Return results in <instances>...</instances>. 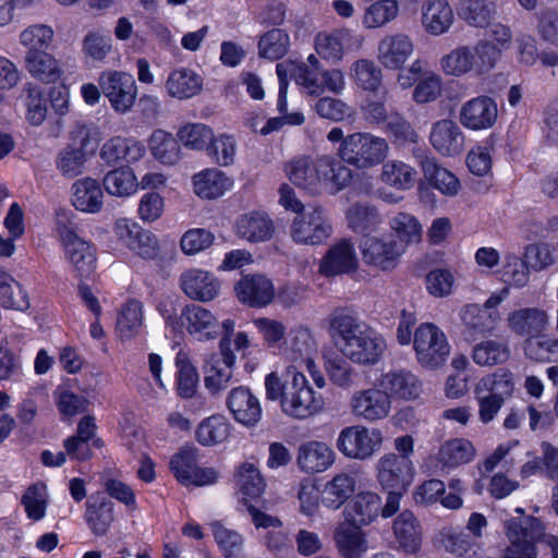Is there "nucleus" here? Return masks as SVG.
I'll use <instances>...</instances> for the list:
<instances>
[{
  "label": "nucleus",
  "mask_w": 558,
  "mask_h": 558,
  "mask_svg": "<svg viewBox=\"0 0 558 558\" xmlns=\"http://www.w3.org/2000/svg\"><path fill=\"white\" fill-rule=\"evenodd\" d=\"M363 260L383 270L396 267L399 257L404 252V244L397 240L365 239L361 244Z\"/></svg>",
  "instance_id": "15"
},
{
  "label": "nucleus",
  "mask_w": 558,
  "mask_h": 558,
  "mask_svg": "<svg viewBox=\"0 0 558 558\" xmlns=\"http://www.w3.org/2000/svg\"><path fill=\"white\" fill-rule=\"evenodd\" d=\"M219 349L220 356L218 354H210L205 359V386L213 393L228 388L232 384L233 378L231 368L234 365L235 355L230 348V341L227 338H222L219 342Z\"/></svg>",
  "instance_id": "12"
},
{
  "label": "nucleus",
  "mask_w": 558,
  "mask_h": 558,
  "mask_svg": "<svg viewBox=\"0 0 558 558\" xmlns=\"http://www.w3.org/2000/svg\"><path fill=\"white\" fill-rule=\"evenodd\" d=\"M114 232L119 240L138 256L153 259L158 254V243L155 235L126 219L116 222Z\"/></svg>",
  "instance_id": "14"
},
{
  "label": "nucleus",
  "mask_w": 558,
  "mask_h": 558,
  "mask_svg": "<svg viewBox=\"0 0 558 558\" xmlns=\"http://www.w3.org/2000/svg\"><path fill=\"white\" fill-rule=\"evenodd\" d=\"M98 84L116 112L124 114L131 111L137 97L133 75L122 71H106L100 74Z\"/></svg>",
  "instance_id": "8"
},
{
  "label": "nucleus",
  "mask_w": 558,
  "mask_h": 558,
  "mask_svg": "<svg viewBox=\"0 0 558 558\" xmlns=\"http://www.w3.org/2000/svg\"><path fill=\"white\" fill-rule=\"evenodd\" d=\"M210 526L226 558H244V541L240 533L227 529L220 522H214Z\"/></svg>",
  "instance_id": "56"
},
{
  "label": "nucleus",
  "mask_w": 558,
  "mask_h": 558,
  "mask_svg": "<svg viewBox=\"0 0 558 558\" xmlns=\"http://www.w3.org/2000/svg\"><path fill=\"white\" fill-rule=\"evenodd\" d=\"M461 319L465 327V336L469 340H475L478 336L492 332L499 319L497 311H487L477 304H468L461 313Z\"/></svg>",
  "instance_id": "33"
},
{
  "label": "nucleus",
  "mask_w": 558,
  "mask_h": 558,
  "mask_svg": "<svg viewBox=\"0 0 558 558\" xmlns=\"http://www.w3.org/2000/svg\"><path fill=\"white\" fill-rule=\"evenodd\" d=\"M357 268V257L353 244L341 240L331 246L319 264V272L326 277L349 274Z\"/></svg>",
  "instance_id": "20"
},
{
  "label": "nucleus",
  "mask_w": 558,
  "mask_h": 558,
  "mask_svg": "<svg viewBox=\"0 0 558 558\" xmlns=\"http://www.w3.org/2000/svg\"><path fill=\"white\" fill-rule=\"evenodd\" d=\"M54 32L47 24H33L24 28L19 35V43L25 49L24 57L39 51H48L52 45Z\"/></svg>",
  "instance_id": "42"
},
{
  "label": "nucleus",
  "mask_w": 558,
  "mask_h": 558,
  "mask_svg": "<svg viewBox=\"0 0 558 558\" xmlns=\"http://www.w3.org/2000/svg\"><path fill=\"white\" fill-rule=\"evenodd\" d=\"M149 147L156 159L166 165H174L179 160L180 146L178 141L163 130H156L149 138Z\"/></svg>",
  "instance_id": "51"
},
{
  "label": "nucleus",
  "mask_w": 558,
  "mask_h": 558,
  "mask_svg": "<svg viewBox=\"0 0 558 558\" xmlns=\"http://www.w3.org/2000/svg\"><path fill=\"white\" fill-rule=\"evenodd\" d=\"M145 154V147L133 138L116 136L107 141L100 150V158L109 166L135 162Z\"/></svg>",
  "instance_id": "29"
},
{
  "label": "nucleus",
  "mask_w": 558,
  "mask_h": 558,
  "mask_svg": "<svg viewBox=\"0 0 558 558\" xmlns=\"http://www.w3.org/2000/svg\"><path fill=\"white\" fill-rule=\"evenodd\" d=\"M508 327L515 335L526 339L536 338L548 327V316L544 310L524 307L509 313Z\"/></svg>",
  "instance_id": "24"
},
{
  "label": "nucleus",
  "mask_w": 558,
  "mask_h": 558,
  "mask_svg": "<svg viewBox=\"0 0 558 558\" xmlns=\"http://www.w3.org/2000/svg\"><path fill=\"white\" fill-rule=\"evenodd\" d=\"M413 347L417 362L429 369L442 366L450 354V344L445 332L432 323L421 324L416 328Z\"/></svg>",
  "instance_id": "5"
},
{
  "label": "nucleus",
  "mask_w": 558,
  "mask_h": 558,
  "mask_svg": "<svg viewBox=\"0 0 558 558\" xmlns=\"http://www.w3.org/2000/svg\"><path fill=\"white\" fill-rule=\"evenodd\" d=\"M506 535L510 542L505 549L506 558H537L536 539L527 530V517L522 521L511 519L506 521Z\"/></svg>",
  "instance_id": "27"
},
{
  "label": "nucleus",
  "mask_w": 558,
  "mask_h": 558,
  "mask_svg": "<svg viewBox=\"0 0 558 558\" xmlns=\"http://www.w3.org/2000/svg\"><path fill=\"white\" fill-rule=\"evenodd\" d=\"M388 143L385 138L367 132H356L345 136L338 149L340 161L357 169H368L379 165L387 157Z\"/></svg>",
  "instance_id": "4"
},
{
  "label": "nucleus",
  "mask_w": 558,
  "mask_h": 558,
  "mask_svg": "<svg viewBox=\"0 0 558 558\" xmlns=\"http://www.w3.org/2000/svg\"><path fill=\"white\" fill-rule=\"evenodd\" d=\"M86 156V153L76 149L74 145H66L57 155V169L66 178H75L83 173Z\"/></svg>",
  "instance_id": "61"
},
{
  "label": "nucleus",
  "mask_w": 558,
  "mask_h": 558,
  "mask_svg": "<svg viewBox=\"0 0 558 558\" xmlns=\"http://www.w3.org/2000/svg\"><path fill=\"white\" fill-rule=\"evenodd\" d=\"M143 303L129 300L121 308L117 319V331L121 339H131L138 335L143 326Z\"/></svg>",
  "instance_id": "46"
},
{
  "label": "nucleus",
  "mask_w": 558,
  "mask_h": 558,
  "mask_svg": "<svg viewBox=\"0 0 558 558\" xmlns=\"http://www.w3.org/2000/svg\"><path fill=\"white\" fill-rule=\"evenodd\" d=\"M275 232V226L269 216L262 211H251L241 215L235 222V233L248 242H264Z\"/></svg>",
  "instance_id": "30"
},
{
  "label": "nucleus",
  "mask_w": 558,
  "mask_h": 558,
  "mask_svg": "<svg viewBox=\"0 0 558 558\" xmlns=\"http://www.w3.org/2000/svg\"><path fill=\"white\" fill-rule=\"evenodd\" d=\"M102 184L107 193L119 197L130 196L138 186L133 171L125 167L109 171L104 177Z\"/></svg>",
  "instance_id": "49"
},
{
  "label": "nucleus",
  "mask_w": 558,
  "mask_h": 558,
  "mask_svg": "<svg viewBox=\"0 0 558 558\" xmlns=\"http://www.w3.org/2000/svg\"><path fill=\"white\" fill-rule=\"evenodd\" d=\"M335 461V452L323 441H307L299 447L296 462L305 473L326 471Z\"/></svg>",
  "instance_id": "28"
},
{
  "label": "nucleus",
  "mask_w": 558,
  "mask_h": 558,
  "mask_svg": "<svg viewBox=\"0 0 558 558\" xmlns=\"http://www.w3.org/2000/svg\"><path fill=\"white\" fill-rule=\"evenodd\" d=\"M413 156L421 165L425 179L435 189L445 195L453 196L459 191V180L447 169L440 167L434 157L426 155V150L416 147L413 149Z\"/></svg>",
  "instance_id": "22"
},
{
  "label": "nucleus",
  "mask_w": 558,
  "mask_h": 558,
  "mask_svg": "<svg viewBox=\"0 0 558 558\" xmlns=\"http://www.w3.org/2000/svg\"><path fill=\"white\" fill-rule=\"evenodd\" d=\"M289 180L296 186L315 191L320 181H329L340 191L353 178L352 170L332 156L324 155L316 159L298 156L286 163Z\"/></svg>",
  "instance_id": "3"
},
{
  "label": "nucleus",
  "mask_w": 558,
  "mask_h": 558,
  "mask_svg": "<svg viewBox=\"0 0 558 558\" xmlns=\"http://www.w3.org/2000/svg\"><path fill=\"white\" fill-rule=\"evenodd\" d=\"M23 90L26 93V119L32 125L39 126L47 117V99L45 93L34 83H26Z\"/></svg>",
  "instance_id": "59"
},
{
  "label": "nucleus",
  "mask_w": 558,
  "mask_h": 558,
  "mask_svg": "<svg viewBox=\"0 0 558 558\" xmlns=\"http://www.w3.org/2000/svg\"><path fill=\"white\" fill-rule=\"evenodd\" d=\"M352 76L359 87L377 93L381 86V69L368 59H360L352 64Z\"/></svg>",
  "instance_id": "54"
},
{
  "label": "nucleus",
  "mask_w": 558,
  "mask_h": 558,
  "mask_svg": "<svg viewBox=\"0 0 558 558\" xmlns=\"http://www.w3.org/2000/svg\"><path fill=\"white\" fill-rule=\"evenodd\" d=\"M416 170L399 160H389L381 168L380 179L398 190L410 189L416 179Z\"/></svg>",
  "instance_id": "48"
},
{
  "label": "nucleus",
  "mask_w": 558,
  "mask_h": 558,
  "mask_svg": "<svg viewBox=\"0 0 558 558\" xmlns=\"http://www.w3.org/2000/svg\"><path fill=\"white\" fill-rule=\"evenodd\" d=\"M183 292L192 300L209 302L220 291V281L210 272L201 269H189L180 277Z\"/></svg>",
  "instance_id": "19"
},
{
  "label": "nucleus",
  "mask_w": 558,
  "mask_h": 558,
  "mask_svg": "<svg viewBox=\"0 0 558 558\" xmlns=\"http://www.w3.org/2000/svg\"><path fill=\"white\" fill-rule=\"evenodd\" d=\"M379 385L387 396L415 399L422 390L420 380L411 372L392 371L381 375Z\"/></svg>",
  "instance_id": "35"
},
{
  "label": "nucleus",
  "mask_w": 558,
  "mask_h": 558,
  "mask_svg": "<svg viewBox=\"0 0 558 558\" xmlns=\"http://www.w3.org/2000/svg\"><path fill=\"white\" fill-rule=\"evenodd\" d=\"M0 305L21 312L29 307L28 296L22 286L2 269H0Z\"/></svg>",
  "instance_id": "47"
},
{
  "label": "nucleus",
  "mask_w": 558,
  "mask_h": 558,
  "mask_svg": "<svg viewBox=\"0 0 558 558\" xmlns=\"http://www.w3.org/2000/svg\"><path fill=\"white\" fill-rule=\"evenodd\" d=\"M227 407L235 421L245 425L254 426L262 417V407L247 387H235L230 390L227 397Z\"/></svg>",
  "instance_id": "18"
},
{
  "label": "nucleus",
  "mask_w": 558,
  "mask_h": 558,
  "mask_svg": "<svg viewBox=\"0 0 558 558\" xmlns=\"http://www.w3.org/2000/svg\"><path fill=\"white\" fill-rule=\"evenodd\" d=\"M381 508L380 497L371 492L357 494L344 508V520L360 526L368 525L379 514Z\"/></svg>",
  "instance_id": "32"
},
{
  "label": "nucleus",
  "mask_w": 558,
  "mask_h": 558,
  "mask_svg": "<svg viewBox=\"0 0 558 558\" xmlns=\"http://www.w3.org/2000/svg\"><path fill=\"white\" fill-rule=\"evenodd\" d=\"M238 486L243 498L252 502H260V496L265 489V482L258 469L251 463L241 466L238 474Z\"/></svg>",
  "instance_id": "57"
},
{
  "label": "nucleus",
  "mask_w": 558,
  "mask_h": 558,
  "mask_svg": "<svg viewBox=\"0 0 558 558\" xmlns=\"http://www.w3.org/2000/svg\"><path fill=\"white\" fill-rule=\"evenodd\" d=\"M476 450L473 444L464 438H454L445 441L437 453V460L445 466L456 468L471 462Z\"/></svg>",
  "instance_id": "41"
},
{
  "label": "nucleus",
  "mask_w": 558,
  "mask_h": 558,
  "mask_svg": "<svg viewBox=\"0 0 558 558\" xmlns=\"http://www.w3.org/2000/svg\"><path fill=\"white\" fill-rule=\"evenodd\" d=\"M495 13V3L483 0H460L458 14L469 25L486 27Z\"/></svg>",
  "instance_id": "50"
},
{
  "label": "nucleus",
  "mask_w": 558,
  "mask_h": 558,
  "mask_svg": "<svg viewBox=\"0 0 558 558\" xmlns=\"http://www.w3.org/2000/svg\"><path fill=\"white\" fill-rule=\"evenodd\" d=\"M203 78L193 70L181 68L170 72L166 88L169 96L178 99H189L199 94Z\"/></svg>",
  "instance_id": "39"
},
{
  "label": "nucleus",
  "mask_w": 558,
  "mask_h": 558,
  "mask_svg": "<svg viewBox=\"0 0 558 558\" xmlns=\"http://www.w3.org/2000/svg\"><path fill=\"white\" fill-rule=\"evenodd\" d=\"M58 233L64 246L65 256L77 277L81 279L89 278L96 269L95 247L65 225L58 226Z\"/></svg>",
  "instance_id": "9"
},
{
  "label": "nucleus",
  "mask_w": 558,
  "mask_h": 558,
  "mask_svg": "<svg viewBox=\"0 0 558 558\" xmlns=\"http://www.w3.org/2000/svg\"><path fill=\"white\" fill-rule=\"evenodd\" d=\"M329 332L335 347L356 364H376L386 348L385 340L349 308H336L329 315Z\"/></svg>",
  "instance_id": "1"
},
{
  "label": "nucleus",
  "mask_w": 558,
  "mask_h": 558,
  "mask_svg": "<svg viewBox=\"0 0 558 558\" xmlns=\"http://www.w3.org/2000/svg\"><path fill=\"white\" fill-rule=\"evenodd\" d=\"M175 364L178 367V392L182 398H192L198 384L197 371L183 351L177 354Z\"/></svg>",
  "instance_id": "62"
},
{
  "label": "nucleus",
  "mask_w": 558,
  "mask_h": 558,
  "mask_svg": "<svg viewBox=\"0 0 558 558\" xmlns=\"http://www.w3.org/2000/svg\"><path fill=\"white\" fill-rule=\"evenodd\" d=\"M102 190L99 182L86 177L72 185V203L74 207L85 213H98L102 207Z\"/></svg>",
  "instance_id": "37"
},
{
  "label": "nucleus",
  "mask_w": 558,
  "mask_h": 558,
  "mask_svg": "<svg viewBox=\"0 0 558 558\" xmlns=\"http://www.w3.org/2000/svg\"><path fill=\"white\" fill-rule=\"evenodd\" d=\"M414 45L405 34L385 36L378 44V60L390 70H399L412 56Z\"/></svg>",
  "instance_id": "21"
},
{
  "label": "nucleus",
  "mask_w": 558,
  "mask_h": 558,
  "mask_svg": "<svg viewBox=\"0 0 558 558\" xmlns=\"http://www.w3.org/2000/svg\"><path fill=\"white\" fill-rule=\"evenodd\" d=\"M333 542L343 558H362L368 548L365 532L348 520L335 527Z\"/></svg>",
  "instance_id": "23"
},
{
  "label": "nucleus",
  "mask_w": 558,
  "mask_h": 558,
  "mask_svg": "<svg viewBox=\"0 0 558 558\" xmlns=\"http://www.w3.org/2000/svg\"><path fill=\"white\" fill-rule=\"evenodd\" d=\"M512 385L504 376H487L475 387V398L478 403L480 420L487 424L492 422L505 402V396L510 395Z\"/></svg>",
  "instance_id": "10"
},
{
  "label": "nucleus",
  "mask_w": 558,
  "mask_h": 558,
  "mask_svg": "<svg viewBox=\"0 0 558 558\" xmlns=\"http://www.w3.org/2000/svg\"><path fill=\"white\" fill-rule=\"evenodd\" d=\"M349 228L356 233L374 232L381 222L377 208L373 205L356 203L347 211Z\"/></svg>",
  "instance_id": "45"
},
{
  "label": "nucleus",
  "mask_w": 558,
  "mask_h": 558,
  "mask_svg": "<svg viewBox=\"0 0 558 558\" xmlns=\"http://www.w3.org/2000/svg\"><path fill=\"white\" fill-rule=\"evenodd\" d=\"M289 48V36L280 28H274L260 37L258 41L259 56L270 60L282 58Z\"/></svg>",
  "instance_id": "63"
},
{
  "label": "nucleus",
  "mask_w": 558,
  "mask_h": 558,
  "mask_svg": "<svg viewBox=\"0 0 558 558\" xmlns=\"http://www.w3.org/2000/svg\"><path fill=\"white\" fill-rule=\"evenodd\" d=\"M473 360L482 366H490L506 362L510 350L506 342L500 340H486L473 348Z\"/></svg>",
  "instance_id": "53"
},
{
  "label": "nucleus",
  "mask_w": 558,
  "mask_h": 558,
  "mask_svg": "<svg viewBox=\"0 0 558 558\" xmlns=\"http://www.w3.org/2000/svg\"><path fill=\"white\" fill-rule=\"evenodd\" d=\"M229 436V424L223 416L214 415L204 420L196 429V438L204 446L225 441Z\"/></svg>",
  "instance_id": "60"
},
{
  "label": "nucleus",
  "mask_w": 558,
  "mask_h": 558,
  "mask_svg": "<svg viewBox=\"0 0 558 558\" xmlns=\"http://www.w3.org/2000/svg\"><path fill=\"white\" fill-rule=\"evenodd\" d=\"M288 350L294 362L304 364L307 369L314 366L313 354L316 352V343L308 329L298 328L291 330L288 337Z\"/></svg>",
  "instance_id": "44"
},
{
  "label": "nucleus",
  "mask_w": 558,
  "mask_h": 558,
  "mask_svg": "<svg viewBox=\"0 0 558 558\" xmlns=\"http://www.w3.org/2000/svg\"><path fill=\"white\" fill-rule=\"evenodd\" d=\"M351 408L356 416L367 421H377L388 415L390 399L383 389H366L352 397Z\"/></svg>",
  "instance_id": "25"
},
{
  "label": "nucleus",
  "mask_w": 558,
  "mask_h": 558,
  "mask_svg": "<svg viewBox=\"0 0 558 558\" xmlns=\"http://www.w3.org/2000/svg\"><path fill=\"white\" fill-rule=\"evenodd\" d=\"M429 141L442 156H457L462 153L464 146V135L460 126L449 119L433 124Z\"/></svg>",
  "instance_id": "26"
},
{
  "label": "nucleus",
  "mask_w": 558,
  "mask_h": 558,
  "mask_svg": "<svg viewBox=\"0 0 558 558\" xmlns=\"http://www.w3.org/2000/svg\"><path fill=\"white\" fill-rule=\"evenodd\" d=\"M265 389L267 399L279 400L282 412L294 418H307L322 408V399L315 396L303 373L294 365L289 366L282 377L268 374Z\"/></svg>",
  "instance_id": "2"
},
{
  "label": "nucleus",
  "mask_w": 558,
  "mask_h": 558,
  "mask_svg": "<svg viewBox=\"0 0 558 558\" xmlns=\"http://www.w3.org/2000/svg\"><path fill=\"white\" fill-rule=\"evenodd\" d=\"M194 192L202 198L220 197L230 187V180L217 169H207L194 175Z\"/></svg>",
  "instance_id": "43"
},
{
  "label": "nucleus",
  "mask_w": 558,
  "mask_h": 558,
  "mask_svg": "<svg viewBox=\"0 0 558 558\" xmlns=\"http://www.w3.org/2000/svg\"><path fill=\"white\" fill-rule=\"evenodd\" d=\"M114 505L105 497H90L84 518L95 536H105L114 521Z\"/></svg>",
  "instance_id": "36"
},
{
  "label": "nucleus",
  "mask_w": 558,
  "mask_h": 558,
  "mask_svg": "<svg viewBox=\"0 0 558 558\" xmlns=\"http://www.w3.org/2000/svg\"><path fill=\"white\" fill-rule=\"evenodd\" d=\"M398 12L397 0H378L365 9L362 24L366 28H378L393 21Z\"/></svg>",
  "instance_id": "52"
},
{
  "label": "nucleus",
  "mask_w": 558,
  "mask_h": 558,
  "mask_svg": "<svg viewBox=\"0 0 558 558\" xmlns=\"http://www.w3.org/2000/svg\"><path fill=\"white\" fill-rule=\"evenodd\" d=\"M234 290L240 302L251 307H264L275 296L271 281L259 274L243 276L235 283Z\"/></svg>",
  "instance_id": "17"
},
{
  "label": "nucleus",
  "mask_w": 558,
  "mask_h": 558,
  "mask_svg": "<svg viewBox=\"0 0 558 558\" xmlns=\"http://www.w3.org/2000/svg\"><path fill=\"white\" fill-rule=\"evenodd\" d=\"M475 53L469 47H459L441 59V66L449 75L460 76L474 68Z\"/></svg>",
  "instance_id": "64"
},
{
  "label": "nucleus",
  "mask_w": 558,
  "mask_h": 558,
  "mask_svg": "<svg viewBox=\"0 0 558 558\" xmlns=\"http://www.w3.org/2000/svg\"><path fill=\"white\" fill-rule=\"evenodd\" d=\"M390 228L399 238V243L404 247L412 243H418L422 239V225L409 213H398L390 219Z\"/></svg>",
  "instance_id": "58"
},
{
  "label": "nucleus",
  "mask_w": 558,
  "mask_h": 558,
  "mask_svg": "<svg viewBox=\"0 0 558 558\" xmlns=\"http://www.w3.org/2000/svg\"><path fill=\"white\" fill-rule=\"evenodd\" d=\"M453 23V11L447 0H427L422 5V26L430 35L446 33Z\"/></svg>",
  "instance_id": "31"
},
{
  "label": "nucleus",
  "mask_w": 558,
  "mask_h": 558,
  "mask_svg": "<svg viewBox=\"0 0 558 558\" xmlns=\"http://www.w3.org/2000/svg\"><path fill=\"white\" fill-rule=\"evenodd\" d=\"M377 470L378 482L384 489H408L414 476L410 458L395 453L381 457Z\"/></svg>",
  "instance_id": "13"
},
{
  "label": "nucleus",
  "mask_w": 558,
  "mask_h": 558,
  "mask_svg": "<svg viewBox=\"0 0 558 558\" xmlns=\"http://www.w3.org/2000/svg\"><path fill=\"white\" fill-rule=\"evenodd\" d=\"M459 118L461 124L470 130L489 129L498 118L497 104L488 96L475 97L462 105Z\"/></svg>",
  "instance_id": "16"
},
{
  "label": "nucleus",
  "mask_w": 558,
  "mask_h": 558,
  "mask_svg": "<svg viewBox=\"0 0 558 558\" xmlns=\"http://www.w3.org/2000/svg\"><path fill=\"white\" fill-rule=\"evenodd\" d=\"M161 315L168 326L174 331L181 330L183 327L195 336L199 341L214 339L219 333V324L214 314L201 305H186L178 317L169 310H161Z\"/></svg>",
  "instance_id": "6"
},
{
  "label": "nucleus",
  "mask_w": 558,
  "mask_h": 558,
  "mask_svg": "<svg viewBox=\"0 0 558 558\" xmlns=\"http://www.w3.org/2000/svg\"><path fill=\"white\" fill-rule=\"evenodd\" d=\"M356 480L353 474L339 473L326 483L322 493L325 507L339 509L355 492Z\"/></svg>",
  "instance_id": "40"
},
{
  "label": "nucleus",
  "mask_w": 558,
  "mask_h": 558,
  "mask_svg": "<svg viewBox=\"0 0 558 558\" xmlns=\"http://www.w3.org/2000/svg\"><path fill=\"white\" fill-rule=\"evenodd\" d=\"M392 527L396 539L404 551L414 554L420 549L423 529L412 511H402L395 519Z\"/></svg>",
  "instance_id": "34"
},
{
  "label": "nucleus",
  "mask_w": 558,
  "mask_h": 558,
  "mask_svg": "<svg viewBox=\"0 0 558 558\" xmlns=\"http://www.w3.org/2000/svg\"><path fill=\"white\" fill-rule=\"evenodd\" d=\"M24 66L32 77L45 84L56 83L63 75L59 61L49 51L24 57Z\"/></svg>",
  "instance_id": "38"
},
{
  "label": "nucleus",
  "mask_w": 558,
  "mask_h": 558,
  "mask_svg": "<svg viewBox=\"0 0 558 558\" xmlns=\"http://www.w3.org/2000/svg\"><path fill=\"white\" fill-rule=\"evenodd\" d=\"M524 353L536 362L558 363V338L541 333L536 338L525 339Z\"/></svg>",
  "instance_id": "55"
},
{
  "label": "nucleus",
  "mask_w": 558,
  "mask_h": 558,
  "mask_svg": "<svg viewBox=\"0 0 558 558\" xmlns=\"http://www.w3.org/2000/svg\"><path fill=\"white\" fill-rule=\"evenodd\" d=\"M381 442L379 429L354 425L340 432L336 447L347 458L366 460L380 449Z\"/></svg>",
  "instance_id": "7"
},
{
  "label": "nucleus",
  "mask_w": 558,
  "mask_h": 558,
  "mask_svg": "<svg viewBox=\"0 0 558 558\" xmlns=\"http://www.w3.org/2000/svg\"><path fill=\"white\" fill-rule=\"evenodd\" d=\"M331 234V226L320 207L302 210L292 222L291 236L298 243L316 245Z\"/></svg>",
  "instance_id": "11"
}]
</instances>
